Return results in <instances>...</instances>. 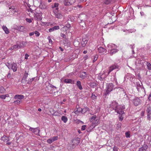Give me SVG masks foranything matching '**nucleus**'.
Listing matches in <instances>:
<instances>
[{"instance_id": "obj_1", "label": "nucleus", "mask_w": 151, "mask_h": 151, "mask_svg": "<svg viewBox=\"0 0 151 151\" xmlns=\"http://www.w3.org/2000/svg\"><path fill=\"white\" fill-rule=\"evenodd\" d=\"M107 47L109 50H110L109 53L111 55L117 52L119 50L117 49V46L112 43H110L108 45Z\"/></svg>"}, {"instance_id": "obj_2", "label": "nucleus", "mask_w": 151, "mask_h": 151, "mask_svg": "<svg viewBox=\"0 0 151 151\" xmlns=\"http://www.w3.org/2000/svg\"><path fill=\"white\" fill-rule=\"evenodd\" d=\"M6 65L9 69H12L14 72H16L17 70V65L16 63H7L6 64Z\"/></svg>"}, {"instance_id": "obj_3", "label": "nucleus", "mask_w": 151, "mask_h": 151, "mask_svg": "<svg viewBox=\"0 0 151 151\" xmlns=\"http://www.w3.org/2000/svg\"><path fill=\"white\" fill-rule=\"evenodd\" d=\"M26 45V42H20L19 43H17L16 45H14L12 46L10 48V50H15L16 49L20 48L22 47L23 45Z\"/></svg>"}, {"instance_id": "obj_4", "label": "nucleus", "mask_w": 151, "mask_h": 151, "mask_svg": "<svg viewBox=\"0 0 151 151\" xmlns=\"http://www.w3.org/2000/svg\"><path fill=\"white\" fill-rule=\"evenodd\" d=\"M113 87L114 85L112 83H109L107 84L105 89L106 90V94H107L110 93V92L112 91Z\"/></svg>"}, {"instance_id": "obj_5", "label": "nucleus", "mask_w": 151, "mask_h": 151, "mask_svg": "<svg viewBox=\"0 0 151 151\" xmlns=\"http://www.w3.org/2000/svg\"><path fill=\"white\" fill-rule=\"evenodd\" d=\"M125 109V107L119 105L116 109H115V111L117 114L120 115H122L124 114V112L123 110Z\"/></svg>"}, {"instance_id": "obj_6", "label": "nucleus", "mask_w": 151, "mask_h": 151, "mask_svg": "<svg viewBox=\"0 0 151 151\" xmlns=\"http://www.w3.org/2000/svg\"><path fill=\"white\" fill-rule=\"evenodd\" d=\"M28 127H29V130L30 131L34 133L35 134L39 135V132L40 131V130L39 129V128L38 127L33 128L31 127H30L29 126H27Z\"/></svg>"}, {"instance_id": "obj_7", "label": "nucleus", "mask_w": 151, "mask_h": 151, "mask_svg": "<svg viewBox=\"0 0 151 151\" xmlns=\"http://www.w3.org/2000/svg\"><path fill=\"white\" fill-rule=\"evenodd\" d=\"M72 148H74L75 146L77 145L80 142V139L78 137H76L73 139L72 141Z\"/></svg>"}, {"instance_id": "obj_8", "label": "nucleus", "mask_w": 151, "mask_h": 151, "mask_svg": "<svg viewBox=\"0 0 151 151\" xmlns=\"http://www.w3.org/2000/svg\"><path fill=\"white\" fill-rule=\"evenodd\" d=\"M53 13L54 15L58 19H61L63 17V15L59 10L55 11L53 12Z\"/></svg>"}, {"instance_id": "obj_9", "label": "nucleus", "mask_w": 151, "mask_h": 151, "mask_svg": "<svg viewBox=\"0 0 151 151\" xmlns=\"http://www.w3.org/2000/svg\"><path fill=\"white\" fill-rule=\"evenodd\" d=\"M119 66L117 64H114L111 66L109 69L108 74H109L111 71L115 69H119Z\"/></svg>"}, {"instance_id": "obj_10", "label": "nucleus", "mask_w": 151, "mask_h": 151, "mask_svg": "<svg viewBox=\"0 0 151 151\" xmlns=\"http://www.w3.org/2000/svg\"><path fill=\"white\" fill-rule=\"evenodd\" d=\"M75 2V0H64L63 3L65 6L73 4Z\"/></svg>"}, {"instance_id": "obj_11", "label": "nucleus", "mask_w": 151, "mask_h": 151, "mask_svg": "<svg viewBox=\"0 0 151 151\" xmlns=\"http://www.w3.org/2000/svg\"><path fill=\"white\" fill-rule=\"evenodd\" d=\"M42 14L41 13L35 14L34 16V18L36 20L40 21L42 20Z\"/></svg>"}, {"instance_id": "obj_12", "label": "nucleus", "mask_w": 151, "mask_h": 151, "mask_svg": "<svg viewBox=\"0 0 151 151\" xmlns=\"http://www.w3.org/2000/svg\"><path fill=\"white\" fill-rule=\"evenodd\" d=\"M133 102L135 106H137L141 103V101L140 99L137 97H135V98L133 100Z\"/></svg>"}, {"instance_id": "obj_13", "label": "nucleus", "mask_w": 151, "mask_h": 151, "mask_svg": "<svg viewBox=\"0 0 151 151\" xmlns=\"http://www.w3.org/2000/svg\"><path fill=\"white\" fill-rule=\"evenodd\" d=\"M59 4L57 3H55L52 6V8L53 12L59 10Z\"/></svg>"}, {"instance_id": "obj_14", "label": "nucleus", "mask_w": 151, "mask_h": 151, "mask_svg": "<svg viewBox=\"0 0 151 151\" xmlns=\"http://www.w3.org/2000/svg\"><path fill=\"white\" fill-rule=\"evenodd\" d=\"M119 106L118 103L114 101H113L111 104H110V107L112 108L115 110V109H116Z\"/></svg>"}, {"instance_id": "obj_15", "label": "nucleus", "mask_w": 151, "mask_h": 151, "mask_svg": "<svg viewBox=\"0 0 151 151\" xmlns=\"http://www.w3.org/2000/svg\"><path fill=\"white\" fill-rule=\"evenodd\" d=\"M134 83L135 84L138 90L140 88H141L142 90H143V89H144V88H142V83L141 82L139 81L135 82Z\"/></svg>"}, {"instance_id": "obj_16", "label": "nucleus", "mask_w": 151, "mask_h": 151, "mask_svg": "<svg viewBox=\"0 0 151 151\" xmlns=\"http://www.w3.org/2000/svg\"><path fill=\"white\" fill-rule=\"evenodd\" d=\"M98 50L99 52L101 54H104L106 53V50L101 47H100L98 48Z\"/></svg>"}, {"instance_id": "obj_17", "label": "nucleus", "mask_w": 151, "mask_h": 151, "mask_svg": "<svg viewBox=\"0 0 151 151\" xmlns=\"http://www.w3.org/2000/svg\"><path fill=\"white\" fill-rule=\"evenodd\" d=\"M148 147L147 145L144 144L142 147L139 148L138 151H146Z\"/></svg>"}, {"instance_id": "obj_18", "label": "nucleus", "mask_w": 151, "mask_h": 151, "mask_svg": "<svg viewBox=\"0 0 151 151\" xmlns=\"http://www.w3.org/2000/svg\"><path fill=\"white\" fill-rule=\"evenodd\" d=\"M40 0V4L39 5V7L42 9H45L46 8L47 6L44 3L42 2Z\"/></svg>"}, {"instance_id": "obj_19", "label": "nucleus", "mask_w": 151, "mask_h": 151, "mask_svg": "<svg viewBox=\"0 0 151 151\" xmlns=\"http://www.w3.org/2000/svg\"><path fill=\"white\" fill-rule=\"evenodd\" d=\"M59 29V27L58 26H55L49 29V31L51 32L54 31V30H57Z\"/></svg>"}, {"instance_id": "obj_20", "label": "nucleus", "mask_w": 151, "mask_h": 151, "mask_svg": "<svg viewBox=\"0 0 151 151\" xmlns=\"http://www.w3.org/2000/svg\"><path fill=\"white\" fill-rule=\"evenodd\" d=\"M64 82L66 83L74 84V81L71 79H65L64 80Z\"/></svg>"}, {"instance_id": "obj_21", "label": "nucleus", "mask_w": 151, "mask_h": 151, "mask_svg": "<svg viewBox=\"0 0 151 151\" xmlns=\"http://www.w3.org/2000/svg\"><path fill=\"white\" fill-rule=\"evenodd\" d=\"M135 65H136V68L137 69H140L143 66V65L141 63H137L136 62Z\"/></svg>"}, {"instance_id": "obj_22", "label": "nucleus", "mask_w": 151, "mask_h": 151, "mask_svg": "<svg viewBox=\"0 0 151 151\" xmlns=\"http://www.w3.org/2000/svg\"><path fill=\"white\" fill-rule=\"evenodd\" d=\"M2 28L6 34H8L9 33V30L5 26L3 25Z\"/></svg>"}, {"instance_id": "obj_23", "label": "nucleus", "mask_w": 151, "mask_h": 151, "mask_svg": "<svg viewBox=\"0 0 151 151\" xmlns=\"http://www.w3.org/2000/svg\"><path fill=\"white\" fill-rule=\"evenodd\" d=\"M76 85L79 89L81 90L83 88L80 81H77Z\"/></svg>"}, {"instance_id": "obj_24", "label": "nucleus", "mask_w": 151, "mask_h": 151, "mask_svg": "<svg viewBox=\"0 0 151 151\" xmlns=\"http://www.w3.org/2000/svg\"><path fill=\"white\" fill-rule=\"evenodd\" d=\"M1 139L4 142H5L6 140L9 141V138L4 135L1 137Z\"/></svg>"}, {"instance_id": "obj_25", "label": "nucleus", "mask_w": 151, "mask_h": 151, "mask_svg": "<svg viewBox=\"0 0 151 151\" xmlns=\"http://www.w3.org/2000/svg\"><path fill=\"white\" fill-rule=\"evenodd\" d=\"M84 110V109H83L82 108H79L77 109L76 111H75V113L76 114H78V112H81V113H83V111Z\"/></svg>"}, {"instance_id": "obj_26", "label": "nucleus", "mask_w": 151, "mask_h": 151, "mask_svg": "<svg viewBox=\"0 0 151 151\" xmlns=\"http://www.w3.org/2000/svg\"><path fill=\"white\" fill-rule=\"evenodd\" d=\"M24 98L23 95H15L14 98L18 99L19 100L22 99Z\"/></svg>"}, {"instance_id": "obj_27", "label": "nucleus", "mask_w": 151, "mask_h": 151, "mask_svg": "<svg viewBox=\"0 0 151 151\" xmlns=\"http://www.w3.org/2000/svg\"><path fill=\"white\" fill-rule=\"evenodd\" d=\"M99 123V120L97 119H96L92 123V126L94 127H96V126Z\"/></svg>"}, {"instance_id": "obj_28", "label": "nucleus", "mask_w": 151, "mask_h": 151, "mask_svg": "<svg viewBox=\"0 0 151 151\" xmlns=\"http://www.w3.org/2000/svg\"><path fill=\"white\" fill-rule=\"evenodd\" d=\"M18 29L20 31L24 32H25L24 27L22 26H19L18 27Z\"/></svg>"}, {"instance_id": "obj_29", "label": "nucleus", "mask_w": 151, "mask_h": 151, "mask_svg": "<svg viewBox=\"0 0 151 151\" xmlns=\"http://www.w3.org/2000/svg\"><path fill=\"white\" fill-rule=\"evenodd\" d=\"M87 74L85 72H82L80 75L81 78H83L87 76Z\"/></svg>"}, {"instance_id": "obj_30", "label": "nucleus", "mask_w": 151, "mask_h": 151, "mask_svg": "<svg viewBox=\"0 0 151 151\" xmlns=\"http://www.w3.org/2000/svg\"><path fill=\"white\" fill-rule=\"evenodd\" d=\"M61 120L65 123L67 122L68 121V119L67 117L65 116H63L61 118Z\"/></svg>"}, {"instance_id": "obj_31", "label": "nucleus", "mask_w": 151, "mask_h": 151, "mask_svg": "<svg viewBox=\"0 0 151 151\" xmlns=\"http://www.w3.org/2000/svg\"><path fill=\"white\" fill-rule=\"evenodd\" d=\"M28 73H27L26 72H25V73L24 75V77L22 78V81H26V79L27 77L28 76Z\"/></svg>"}, {"instance_id": "obj_32", "label": "nucleus", "mask_w": 151, "mask_h": 151, "mask_svg": "<svg viewBox=\"0 0 151 151\" xmlns=\"http://www.w3.org/2000/svg\"><path fill=\"white\" fill-rule=\"evenodd\" d=\"M96 118V115H94L92 116L90 119V121L91 122H92L93 121L95 120Z\"/></svg>"}, {"instance_id": "obj_33", "label": "nucleus", "mask_w": 151, "mask_h": 151, "mask_svg": "<svg viewBox=\"0 0 151 151\" xmlns=\"http://www.w3.org/2000/svg\"><path fill=\"white\" fill-rule=\"evenodd\" d=\"M125 136L127 138H130V132L129 131H128L125 133Z\"/></svg>"}, {"instance_id": "obj_34", "label": "nucleus", "mask_w": 151, "mask_h": 151, "mask_svg": "<svg viewBox=\"0 0 151 151\" xmlns=\"http://www.w3.org/2000/svg\"><path fill=\"white\" fill-rule=\"evenodd\" d=\"M67 27L65 26H64L61 29V30L62 31L64 32H66L67 31L68 29V28H66Z\"/></svg>"}, {"instance_id": "obj_35", "label": "nucleus", "mask_w": 151, "mask_h": 151, "mask_svg": "<svg viewBox=\"0 0 151 151\" xmlns=\"http://www.w3.org/2000/svg\"><path fill=\"white\" fill-rule=\"evenodd\" d=\"M146 111L147 113V114H151V108L150 106L147 108L146 109Z\"/></svg>"}, {"instance_id": "obj_36", "label": "nucleus", "mask_w": 151, "mask_h": 151, "mask_svg": "<svg viewBox=\"0 0 151 151\" xmlns=\"http://www.w3.org/2000/svg\"><path fill=\"white\" fill-rule=\"evenodd\" d=\"M87 41L85 39L83 38L82 39L81 43L82 45H83V46L85 45L87 43Z\"/></svg>"}, {"instance_id": "obj_37", "label": "nucleus", "mask_w": 151, "mask_h": 151, "mask_svg": "<svg viewBox=\"0 0 151 151\" xmlns=\"http://www.w3.org/2000/svg\"><path fill=\"white\" fill-rule=\"evenodd\" d=\"M9 95H0V98L5 99L6 97H8Z\"/></svg>"}, {"instance_id": "obj_38", "label": "nucleus", "mask_w": 151, "mask_h": 151, "mask_svg": "<svg viewBox=\"0 0 151 151\" xmlns=\"http://www.w3.org/2000/svg\"><path fill=\"white\" fill-rule=\"evenodd\" d=\"M147 65L148 68L149 70H151V64L149 62H147Z\"/></svg>"}, {"instance_id": "obj_39", "label": "nucleus", "mask_w": 151, "mask_h": 151, "mask_svg": "<svg viewBox=\"0 0 151 151\" xmlns=\"http://www.w3.org/2000/svg\"><path fill=\"white\" fill-rule=\"evenodd\" d=\"M5 90L2 86H0V93H3L5 91Z\"/></svg>"}, {"instance_id": "obj_40", "label": "nucleus", "mask_w": 151, "mask_h": 151, "mask_svg": "<svg viewBox=\"0 0 151 151\" xmlns=\"http://www.w3.org/2000/svg\"><path fill=\"white\" fill-rule=\"evenodd\" d=\"M112 0H106L105 2L104 3L106 4H108L110 3Z\"/></svg>"}, {"instance_id": "obj_41", "label": "nucleus", "mask_w": 151, "mask_h": 151, "mask_svg": "<svg viewBox=\"0 0 151 151\" xmlns=\"http://www.w3.org/2000/svg\"><path fill=\"white\" fill-rule=\"evenodd\" d=\"M52 141L53 142L58 139V136L54 137H53L51 138Z\"/></svg>"}, {"instance_id": "obj_42", "label": "nucleus", "mask_w": 151, "mask_h": 151, "mask_svg": "<svg viewBox=\"0 0 151 151\" xmlns=\"http://www.w3.org/2000/svg\"><path fill=\"white\" fill-rule=\"evenodd\" d=\"M90 85L91 87L94 88L96 86V84L95 83L91 82L90 83Z\"/></svg>"}, {"instance_id": "obj_43", "label": "nucleus", "mask_w": 151, "mask_h": 151, "mask_svg": "<svg viewBox=\"0 0 151 151\" xmlns=\"http://www.w3.org/2000/svg\"><path fill=\"white\" fill-rule=\"evenodd\" d=\"M34 34L36 37H39L40 35V33L37 31H35L34 32Z\"/></svg>"}, {"instance_id": "obj_44", "label": "nucleus", "mask_w": 151, "mask_h": 151, "mask_svg": "<svg viewBox=\"0 0 151 151\" xmlns=\"http://www.w3.org/2000/svg\"><path fill=\"white\" fill-rule=\"evenodd\" d=\"M122 124L121 123H118L117 124V127L118 129H120L121 127Z\"/></svg>"}, {"instance_id": "obj_45", "label": "nucleus", "mask_w": 151, "mask_h": 151, "mask_svg": "<svg viewBox=\"0 0 151 151\" xmlns=\"http://www.w3.org/2000/svg\"><path fill=\"white\" fill-rule=\"evenodd\" d=\"M47 142L49 144H51L53 142L52 141L51 138H50V139H49L47 140Z\"/></svg>"}, {"instance_id": "obj_46", "label": "nucleus", "mask_w": 151, "mask_h": 151, "mask_svg": "<svg viewBox=\"0 0 151 151\" xmlns=\"http://www.w3.org/2000/svg\"><path fill=\"white\" fill-rule=\"evenodd\" d=\"M26 20L27 22L29 23L31 22L32 21L31 19L29 18H26Z\"/></svg>"}, {"instance_id": "obj_47", "label": "nucleus", "mask_w": 151, "mask_h": 151, "mask_svg": "<svg viewBox=\"0 0 151 151\" xmlns=\"http://www.w3.org/2000/svg\"><path fill=\"white\" fill-rule=\"evenodd\" d=\"M118 147L116 146H114L113 148V151H118Z\"/></svg>"}, {"instance_id": "obj_48", "label": "nucleus", "mask_w": 151, "mask_h": 151, "mask_svg": "<svg viewBox=\"0 0 151 151\" xmlns=\"http://www.w3.org/2000/svg\"><path fill=\"white\" fill-rule=\"evenodd\" d=\"M60 36L61 37H63L64 38H66V35L65 34L63 33H61Z\"/></svg>"}, {"instance_id": "obj_49", "label": "nucleus", "mask_w": 151, "mask_h": 151, "mask_svg": "<svg viewBox=\"0 0 151 151\" xmlns=\"http://www.w3.org/2000/svg\"><path fill=\"white\" fill-rule=\"evenodd\" d=\"M96 95H91V98L94 100L96 99Z\"/></svg>"}, {"instance_id": "obj_50", "label": "nucleus", "mask_w": 151, "mask_h": 151, "mask_svg": "<svg viewBox=\"0 0 151 151\" xmlns=\"http://www.w3.org/2000/svg\"><path fill=\"white\" fill-rule=\"evenodd\" d=\"M47 39L49 40V42L50 43H51V44H52V40L50 39V37H47Z\"/></svg>"}, {"instance_id": "obj_51", "label": "nucleus", "mask_w": 151, "mask_h": 151, "mask_svg": "<svg viewBox=\"0 0 151 151\" xmlns=\"http://www.w3.org/2000/svg\"><path fill=\"white\" fill-rule=\"evenodd\" d=\"M86 126L85 125H83L81 129L82 130H84L86 129Z\"/></svg>"}, {"instance_id": "obj_52", "label": "nucleus", "mask_w": 151, "mask_h": 151, "mask_svg": "<svg viewBox=\"0 0 151 151\" xmlns=\"http://www.w3.org/2000/svg\"><path fill=\"white\" fill-rule=\"evenodd\" d=\"M150 114H147V118L149 120L151 119Z\"/></svg>"}, {"instance_id": "obj_53", "label": "nucleus", "mask_w": 151, "mask_h": 151, "mask_svg": "<svg viewBox=\"0 0 151 151\" xmlns=\"http://www.w3.org/2000/svg\"><path fill=\"white\" fill-rule=\"evenodd\" d=\"M97 58H98L97 55H96L94 57V58L93 60V62H94L96 61L97 59Z\"/></svg>"}, {"instance_id": "obj_54", "label": "nucleus", "mask_w": 151, "mask_h": 151, "mask_svg": "<svg viewBox=\"0 0 151 151\" xmlns=\"http://www.w3.org/2000/svg\"><path fill=\"white\" fill-rule=\"evenodd\" d=\"M25 59H27L28 57H29V55L27 54H26L25 55Z\"/></svg>"}, {"instance_id": "obj_55", "label": "nucleus", "mask_w": 151, "mask_h": 151, "mask_svg": "<svg viewBox=\"0 0 151 151\" xmlns=\"http://www.w3.org/2000/svg\"><path fill=\"white\" fill-rule=\"evenodd\" d=\"M129 47L131 49H133L134 47V45H130Z\"/></svg>"}, {"instance_id": "obj_56", "label": "nucleus", "mask_w": 151, "mask_h": 151, "mask_svg": "<svg viewBox=\"0 0 151 151\" xmlns=\"http://www.w3.org/2000/svg\"><path fill=\"white\" fill-rule=\"evenodd\" d=\"M20 102V101L19 100H17L15 101H14V102L17 104H19Z\"/></svg>"}, {"instance_id": "obj_57", "label": "nucleus", "mask_w": 151, "mask_h": 151, "mask_svg": "<svg viewBox=\"0 0 151 151\" xmlns=\"http://www.w3.org/2000/svg\"><path fill=\"white\" fill-rule=\"evenodd\" d=\"M11 73L9 72L7 75V77L8 78H10L11 77Z\"/></svg>"}, {"instance_id": "obj_58", "label": "nucleus", "mask_w": 151, "mask_h": 151, "mask_svg": "<svg viewBox=\"0 0 151 151\" xmlns=\"http://www.w3.org/2000/svg\"><path fill=\"white\" fill-rule=\"evenodd\" d=\"M123 119V118L122 116H120L119 117V120L121 121H122Z\"/></svg>"}, {"instance_id": "obj_59", "label": "nucleus", "mask_w": 151, "mask_h": 151, "mask_svg": "<svg viewBox=\"0 0 151 151\" xmlns=\"http://www.w3.org/2000/svg\"><path fill=\"white\" fill-rule=\"evenodd\" d=\"M65 26L67 27H66L67 28H68V29L70 27V24H68L66 25V26Z\"/></svg>"}, {"instance_id": "obj_60", "label": "nucleus", "mask_w": 151, "mask_h": 151, "mask_svg": "<svg viewBox=\"0 0 151 151\" xmlns=\"http://www.w3.org/2000/svg\"><path fill=\"white\" fill-rule=\"evenodd\" d=\"M34 34V32H30L29 33V36H32V35H33Z\"/></svg>"}, {"instance_id": "obj_61", "label": "nucleus", "mask_w": 151, "mask_h": 151, "mask_svg": "<svg viewBox=\"0 0 151 151\" xmlns=\"http://www.w3.org/2000/svg\"><path fill=\"white\" fill-rule=\"evenodd\" d=\"M100 110V108L98 106V108H97V109L96 110V112H99V111Z\"/></svg>"}, {"instance_id": "obj_62", "label": "nucleus", "mask_w": 151, "mask_h": 151, "mask_svg": "<svg viewBox=\"0 0 151 151\" xmlns=\"http://www.w3.org/2000/svg\"><path fill=\"white\" fill-rule=\"evenodd\" d=\"M33 10L32 9H29V10H28V11L29 12H31L32 13L33 12Z\"/></svg>"}, {"instance_id": "obj_63", "label": "nucleus", "mask_w": 151, "mask_h": 151, "mask_svg": "<svg viewBox=\"0 0 151 151\" xmlns=\"http://www.w3.org/2000/svg\"><path fill=\"white\" fill-rule=\"evenodd\" d=\"M32 82V81H30L29 79V80H28L27 83L29 84H30Z\"/></svg>"}, {"instance_id": "obj_64", "label": "nucleus", "mask_w": 151, "mask_h": 151, "mask_svg": "<svg viewBox=\"0 0 151 151\" xmlns=\"http://www.w3.org/2000/svg\"><path fill=\"white\" fill-rule=\"evenodd\" d=\"M149 96L148 98V99L149 101L151 100V95H149Z\"/></svg>"}]
</instances>
